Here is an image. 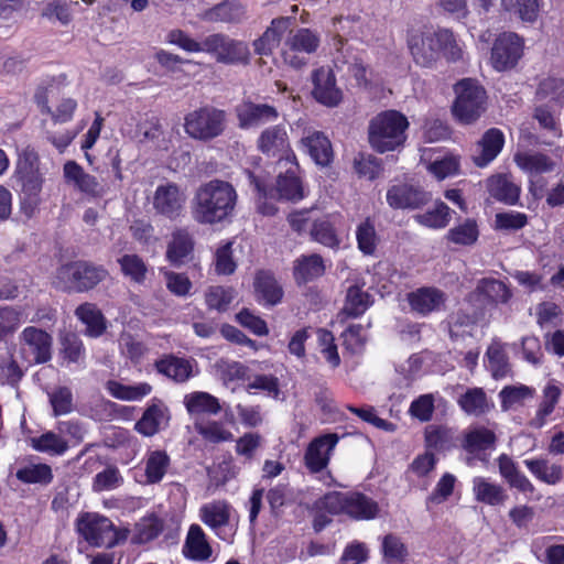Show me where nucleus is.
<instances>
[{"mask_svg":"<svg viewBox=\"0 0 564 564\" xmlns=\"http://www.w3.org/2000/svg\"><path fill=\"white\" fill-rule=\"evenodd\" d=\"M238 202L235 186L223 180L200 184L191 200V215L199 225H217L232 217Z\"/></svg>","mask_w":564,"mask_h":564,"instance_id":"nucleus-1","label":"nucleus"},{"mask_svg":"<svg viewBox=\"0 0 564 564\" xmlns=\"http://www.w3.org/2000/svg\"><path fill=\"white\" fill-rule=\"evenodd\" d=\"M409 128L408 118L397 110H386L369 121L368 140L379 153L395 151L403 147Z\"/></svg>","mask_w":564,"mask_h":564,"instance_id":"nucleus-2","label":"nucleus"},{"mask_svg":"<svg viewBox=\"0 0 564 564\" xmlns=\"http://www.w3.org/2000/svg\"><path fill=\"white\" fill-rule=\"evenodd\" d=\"M226 126V111L213 106L197 108L184 118V130L188 137L204 142L221 135Z\"/></svg>","mask_w":564,"mask_h":564,"instance_id":"nucleus-3","label":"nucleus"},{"mask_svg":"<svg viewBox=\"0 0 564 564\" xmlns=\"http://www.w3.org/2000/svg\"><path fill=\"white\" fill-rule=\"evenodd\" d=\"M456 99L453 106L454 116L462 123L476 121L486 109V90L471 78H464L455 85Z\"/></svg>","mask_w":564,"mask_h":564,"instance_id":"nucleus-4","label":"nucleus"},{"mask_svg":"<svg viewBox=\"0 0 564 564\" xmlns=\"http://www.w3.org/2000/svg\"><path fill=\"white\" fill-rule=\"evenodd\" d=\"M204 50L223 64H248L250 59V50L246 42L223 33L206 36Z\"/></svg>","mask_w":564,"mask_h":564,"instance_id":"nucleus-5","label":"nucleus"},{"mask_svg":"<svg viewBox=\"0 0 564 564\" xmlns=\"http://www.w3.org/2000/svg\"><path fill=\"white\" fill-rule=\"evenodd\" d=\"M319 37L310 29H299L290 32L282 47V58L293 68H301L307 64V55L316 52Z\"/></svg>","mask_w":564,"mask_h":564,"instance_id":"nucleus-6","label":"nucleus"},{"mask_svg":"<svg viewBox=\"0 0 564 564\" xmlns=\"http://www.w3.org/2000/svg\"><path fill=\"white\" fill-rule=\"evenodd\" d=\"M77 530L94 546L112 547L118 541V533L112 522L97 513H85L77 520Z\"/></svg>","mask_w":564,"mask_h":564,"instance_id":"nucleus-7","label":"nucleus"},{"mask_svg":"<svg viewBox=\"0 0 564 564\" xmlns=\"http://www.w3.org/2000/svg\"><path fill=\"white\" fill-rule=\"evenodd\" d=\"M24 357L32 364H45L52 358V336L37 327H25L20 334Z\"/></svg>","mask_w":564,"mask_h":564,"instance_id":"nucleus-8","label":"nucleus"},{"mask_svg":"<svg viewBox=\"0 0 564 564\" xmlns=\"http://www.w3.org/2000/svg\"><path fill=\"white\" fill-rule=\"evenodd\" d=\"M185 202V192L172 182L159 185L153 195V208L155 212L171 220L178 218L183 214Z\"/></svg>","mask_w":564,"mask_h":564,"instance_id":"nucleus-9","label":"nucleus"},{"mask_svg":"<svg viewBox=\"0 0 564 564\" xmlns=\"http://www.w3.org/2000/svg\"><path fill=\"white\" fill-rule=\"evenodd\" d=\"M523 43L516 33H502L491 48V64L495 69L502 72L517 65L522 56Z\"/></svg>","mask_w":564,"mask_h":564,"instance_id":"nucleus-10","label":"nucleus"},{"mask_svg":"<svg viewBox=\"0 0 564 564\" xmlns=\"http://www.w3.org/2000/svg\"><path fill=\"white\" fill-rule=\"evenodd\" d=\"M17 174L22 184L23 194L30 199H35L42 189L43 176L39 169V155L33 149L26 148L21 153Z\"/></svg>","mask_w":564,"mask_h":564,"instance_id":"nucleus-11","label":"nucleus"},{"mask_svg":"<svg viewBox=\"0 0 564 564\" xmlns=\"http://www.w3.org/2000/svg\"><path fill=\"white\" fill-rule=\"evenodd\" d=\"M235 111L239 128L245 130L274 122L279 117L275 107L251 100H243L236 107Z\"/></svg>","mask_w":564,"mask_h":564,"instance_id":"nucleus-12","label":"nucleus"},{"mask_svg":"<svg viewBox=\"0 0 564 564\" xmlns=\"http://www.w3.org/2000/svg\"><path fill=\"white\" fill-rule=\"evenodd\" d=\"M445 31L424 33L410 42L411 54L417 65L431 67L440 57V41H446Z\"/></svg>","mask_w":564,"mask_h":564,"instance_id":"nucleus-13","label":"nucleus"},{"mask_svg":"<svg viewBox=\"0 0 564 564\" xmlns=\"http://www.w3.org/2000/svg\"><path fill=\"white\" fill-rule=\"evenodd\" d=\"M64 178L66 183L72 184L82 193L93 196H104L108 188L98 180L84 171V169L75 161H67L63 167Z\"/></svg>","mask_w":564,"mask_h":564,"instance_id":"nucleus-14","label":"nucleus"},{"mask_svg":"<svg viewBox=\"0 0 564 564\" xmlns=\"http://www.w3.org/2000/svg\"><path fill=\"white\" fill-rule=\"evenodd\" d=\"M315 99L328 107L337 106L341 100V91L336 87V79L330 68L321 67L313 74Z\"/></svg>","mask_w":564,"mask_h":564,"instance_id":"nucleus-15","label":"nucleus"},{"mask_svg":"<svg viewBox=\"0 0 564 564\" xmlns=\"http://www.w3.org/2000/svg\"><path fill=\"white\" fill-rule=\"evenodd\" d=\"M301 145L317 165L327 166L333 160L332 143L322 131L305 130Z\"/></svg>","mask_w":564,"mask_h":564,"instance_id":"nucleus-16","label":"nucleus"},{"mask_svg":"<svg viewBox=\"0 0 564 564\" xmlns=\"http://www.w3.org/2000/svg\"><path fill=\"white\" fill-rule=\"evenodd\" d=\"M338 442L336 434H326L310 443L304 460L312 473L323 470L329 462V453Z\"/></svg>","mask_w":564,"mask_h":564,"instance_id":"nucleus-17","label":"nucleus"},{"mask_svg":"<svg viewBox=\"0 0 564 564\" xmlns=\"http://www.w3.org/2000/svg\"><path fill=\"white\" fill-rule=\"evenodd\" d=\"M505 143L503 133L496 128L487 130L476 143L473 161L478 167H485L501 152Z\"/></svg>","mask_w":564,"mask_h":564,"instance_id":"nucleus-18","label":"nucleus"},{"mask_svg":"<svg viewBox=\"0 0 564 564\" xmlns=\"http://www.w3.org/2000/svg\"><path fill=\"white\" fill-rule=\"evenodd\" d=\"M427 194L408 184L391 186L387 192V202L392 208H417L427 202Z\"/></svg>","mask_w":564,"mask_h":564,"instance_id":"nucleus-19","label":"nucleus"},{"mask_svg":"<svg viewBox=\"0 0 564 564\" xmlns=\"http://www.w3.org/2000/svg\"><path fill=\"white\" fill-rule=\"evenodd\" d=\"M257 148L268 156H281L290 149L286 130L283 126H272L264 129L258 140Z\"/></svg>","mask_w":564,"mask_h":564,"instance_id":"nucleus-20","label":"nucleus"},{"mask_svg":"<svg viewBox=\"0 0 564 564\" xmlns=\"http://www.w3.org/2000/svg\"><path fill=\"white\" fill-rule=\"evenodd\" d=\"M212 553L213 549L203 529L198 524H192L183 545L184 556L194 561H206Z\"/></svg>","mask_w":564,"mask_h":564,"instance_id":"nucleus-21","label":"nucleus"},{"mask_svg":"<svg viewBox=\"0 0 564 564\" xmlns=\"http://www.w3.org/2000/svg\"><path fill=\"white\" fill-rule=\"evenodd\" d=\"M169 421L167 409L159 400H153L141 419L135 423V430L144 436L155 435Z\"/></svg>","mask_w":564,"mask_h":564,"instance_id":"nucleus-22","label":"nucleus"},{"mask_svg":"<svg viewBox=\"0 0 564 564\" xmlns=\"http://www.w3.org/2000/svg\"><path fill=\"white\" fill-rule=\"evenodd\" d=\"M411 308L422 315L438 311L444 302V293L434 288H421L408 296Z\"/></svg>","mask_w":564,"mask_h":564,"instance_id":"nucleus-23","label":"nucleus"},{"mask_svg":"<svg viewBox=\"0 0 564 564\" xmlns=\"http://www.w3.org/2000/svg\"><path fill=\"white\" fill-rule=\"evenodd\" d=\"M290 24L291 18L273 19L262 36L253 42L256 53L260 55L270 54L279 45L283 33L290 28Z\"/></svg>","mask_w":564,"mask_h":564,"instance_id":"nucleus-24","label":"nucleus"},{"mask_svg":"<svg viewBox=\"0 0 564 564\" xmlns=\"http://www.w3.org/2000/svg\"><path fill=\"white\" fill-rule=\"evenodd\" d=\"M561 388L553 381L547 382L542 391V400L538 406L534 416L530 420L529 425L533 429H541L545 425L546 419L553 413L560 397Z\"/></svg>","mask_w":564,"mask_h":564,"instance_id":"nucleus-25","label":"nucleus"},{"mask_svg":"<svg viewBox=\"0 0 564 564\" xmlns=\"http://www.w3.org/2000/svg\"><path fill=\"white\" fill-rule=\"evenodd\" d=\"M487 189L495 199L514 205L520 195V187L505 174L492 175L487 180Z\"/></svg>","mask_w":564,"mask_h":564,"instance_id":"nucleus-26","label":"nucleus"},{"mask_svg":"<svg viewBox=\"0 0 564 564\" xmlns=\"http://www.w3.org/2000/svg\"><path fill=\"white\" fill-rule=\"evenodd\" d=\"M378 503L360 492H348L346 514L355 520H371L378 516Z\"/></svg>","mask_w":564,"mask_h":564,"instance_id":"nucleus-27","label":"nucleus"},{"mask_svg":"<svg viewBox=\"0 0 564 564\" xmlns=\"http://www.w3.org/2000/svg\"><path fill=\"white\" fill-rule=\"evenodd\" d=\"M75 315L86 325L85 333L87 336L97 338L105 333L107 328L106 318L95 304L84 303L79 305Z\"/></svg>","mask_w":564,"mask_h":564,"instance_id":"nucleus-28","label":"nucleus"},{"mask_svg":"<svg viewBox=\"0 0 564 564\" xmlns=\"http://www.w3.org/2000/svg\"><path fill=\"white\" fill-rule=\"evenodd\" d=\"M231 507L225 500H214L199 509L200 520L210 529L217 530L230 521Z\"/></svg>","mask_w":564,"mask_h":564,"instance_id":"nucleus-29","label":"nucleus"},{"mask_svg":"<svg viewBox=\"0 0 564 564\" xmlns=\"http://www.w3.org/2000/svg\"><path fill=\"white\" fill-rule=\"evenodd\" d=\"M253 286L258 300L268 305H275L282 299V288L278 284L274 276L268 271H259L257 273Z\"/></svg>","mask_w":564,"mask_h":564,"instance_id":"nucleus-30","label":"nucleus"},{"mask_svg":"<svg viewBox=\"0 0 564 564\" xmlns=\"http://www.w3.org/2000/svg\"><path fill=\"white\" fill-rule=\"evenodd\" d=\"M194 241L186 229H176L172 234V239L167 246L166 257L173 264H182L192 253Z\"/></svg>","mask_w":564,"mask_h":564,"instance_id":"nucleus-31","label":"nucleus"},{"mask_svg":"<svg viewBox=\"0 0 564 564\" xmlns=\"http://www.w3.org/2000/svg\"><path fill=\"white\" fill-rule=\"evenodd\" d=\"M294 278L297 283H306L321 276L325 265L321 256L313 253L301 256L294 261Z\"/></svg>","mask_w":564,"mask_h":564,"instance_id":"nucleus-32","label":"nucleus"},{"mask_svg":"<svg viewBox=\"0 0 564 564\" xmlns=\"http://www.w3.org/2000/svg\"><path fill=\"white\" fill-rule=\"evenodd\" d=\"M516 164L530 175L552 172L555 163L545 154L538 152H519L514 155Z\"/></svg>","mask_w":564,"mask_h":564,"instance_id":"nucleus-33","label":"nucleus"},{"mask_svg":"<svg viewBox=\"0 0 564 564\" xmlns=\"http://www.w3.org/2000/svg\"><path fill=\"white\" fill-rule=\"evenodd\" d=\"M473 492L478 502L489 506L502 505L507 499L506 491L500 485L490 482L482 477L473 479Z\"/></svg>","mask_w":564,"mask_h":564,"instance_id":"nucleus-34","label":"nucleus"},{"mask_svg":"<svg viewBox=\"0 0 564 564\" xmlns=\"http://www.w3.org/2000/svg\"><path fill=\"white\" fill-rule=\"evenodd\" d=\"M83 261L61 265L55 273L53 284L65 292H79V274Z\"/></svg>","mask_w":564,"mask_h":564,"instance_id":"nucleus-35","label":"nucleus"},{"mask_svg":"<svg viewBox=\"0 0 564 564\" xmlns=\"http://www.w3.org/2000/svg\"><path fill=\"white\" fill-rule=\"evenodd\" d=\"M370 306V295L358 285H351L347 290L346 301L339 316L358 317Z\"/></svg>","mask_w":564,"mask_h":564,"instance_id":"nucleus-36","label":"nucleus"},{"mask_svg":"<svg viewBox=\"0 0 564 564\" xmlns=\"http://www.w3.org/2000/svg\"><path fill=\"white\" fill-rule=\"evenodd\" d=\"M524 465L539 480L547 485H555L562 480V467L550 464L546 459H525Z\"/></svg>","mask_w":564,"mask_h":564,"instance_id":"nucleus-37","label":"nucleus"},{"mask_svg":"<svg viewBox=\"0 0 564 564\" xmlns=\"http://www.w3.org/2000/svg\"><path fill=\"white\" fill-rule=\"evenodd\" d=\"M245 15V8L235 2H221L206 12V19L212 22L238 23Z\"/></svg>","mask_w":564,"mask_h":564,"instance_id":"nucleus-38","label":"nucleus"},{"mask_svg":"<svg viewBox=\"0 0 564 564\" xmlns=\"http://www.w3.org/2000/svg\"><path fill=\"white\" fill-rule=\"evenodd\" d=\"M476 290L495 304H507L512 297L510 289L502 281L490 278L481 279Z\"/></svg>","mask_w":564,"mask_h":564,"instance_id":"nucleus-39","label":"nucleus"},{"mask_svg":"<svg viewBox=\"0 0 564 564\" xmlns=\"http://www.w3.org/2000/svg\"><path fill=\"white\" fill-rule=\"evenodd\" d=\"M276 193L280 199L296 202L303 198V187L292 169L284 175L280 174L276 181Z\"/></svg>","mask_w":564,"mask_h":564,"instance_id":"nucleus-40","label":"nucleus"},{"mask_svg":"<svg viewBox=\"0 0 564 564\" xmlns=\"http://www.w3.org/2000/svg\"><path fill=\"white\" fill-rule=\"evenodd\" d=\"M535 390L525 384L506 386L500 392L499 398L503 411H509L517 405H522L525 400L534 397Z\"/></svg>","mask_w":564,"mask_h":564,"instance_id":"nucleus-41","label":"nucleus"},{"mask_svg":"<svg viewBox=\"0 0 564 564\" xmlns=\"http://www.w3.org/2000/svg\"><path fill=\"white\" fill-rule=\"evenodd\" d=\"M159 372L173 379L176 382L186 381L192 372L191 364L182 358L167 357L156 364Z\"/></svg>","mask_w":564,"mask_h":564,"instance_id":"nucleus-42","label":"nucleus"},{"mask_svg":"<svg viewBox=\"0 0 564 564\" xmlns=\"http://www.w3.org/2000/svg\"><path fill=\"white\" fill-rule=\"evenodd\" d=\"M23 377V371L14 359L9 347L0 348V382L17 384Z\"/></svg>","mask_w":564,"mask_h":564,"instance_id":"nucleus-43","label":"nucleus"},{"mask_svg":"<svg viewBox=\"0 0 564 564\" xmlns=\"http://www.w3.org/2000/svg\"><path fill=\"white\" fill-rule=\"evenodd\" d=\"M458 404L469 415H481L488 411V401L485 391L481 388L468 389L458 399Z\"/></svg>","mask_w":564,"mask_h":564,"instance_id":"nucleus-44","label":"nucleus"},{"mask_svg":"<svg viewBox=\"0 0 564 564\" xmlns=\"http://www.w3.org/2000/svg\"><path fill=\"white\" fill-rule=\"evenodd\" d=\"M506 11L513 12L523 22L534 23L540 13L539 0H501Z\"/></svg>","mask_w":564,"mask_h":564,"instance_id":"nucleus-45","label":"nucleus"},{"mask_svg":"<svg viewBox=\"0 0 564 564\" xmlns=\"http://www.w3.org/2000/svg\"><path fill=\"white\" fill-rule=\"evenodd\" d=\"M107 389L112 397L124 401L140 400L152 391V387L145 382L126 386L117 381H108Z\"/></svg>","mask_w":564,"mask_h":564,"instance_id":"nucleus-46","label":"nucleus"},{"mask_svg":"<svg viewBox=\"0 0 564 564\" xmlns=\"http://www.w3.org/2000/svg\"><path fill=\"white\" fill-rule=\"evenodd\" d=\"M185 404L191 414H217L220 411L218 400L207 392H195L187 395Z\"/></svg>","mask_w":564,"mask_h":564,"instance_id":"nucleus-47","label":"nucleus"},{"mask_svg":"<svg viewBox=\"0 0 564 564\" xmlns=\"http://www.w3.org/2000/svg\"><path fill=\"white\" fill-rule=\"evenodd\" d=\"M170 458L162 451L151 452L145 462L147 481L150 484L159 482L166 473Z\"/></svg>","mask_w":564,"mask_h":564,"instance_id":"nucleus-48","label":"nucleus"},{"mask_svg":"<svg viewBox=\"0 0 564 564\" xmlns=\"http://www.w3.org/2000/svg\"><path fill=\"white\" fill-rule=\"evenodd\" d=\"M425 442L429 447L447 449L454 445V431L446 426L429 425L425 429Z\"/></svg>","mask_w":564,"mask_h":564,"instance_id":"nucleus-49","label":"nucleus"},{"mask_svg":"<svg viewBox=\"0 0 564 564\" xmlns=\"http://www.w3.org/2000/svg\"><path fill=\"white\" fill-rule=\"evenodd\" d=\"M31 442L36 451L52 455H62L68 448L67 442L54 432H46Z\"/></svg>","mask_w":564,"mask_h":564,"instance_id":"nucleus-50","label":"nucleus"},{"mask_svg":"<svg viewBox=\"0 0 564 564\" xmlns=\"http://www.w3.org/2000/svg\"><path fill=\"white\" fill-rule=\"evenodd\" d=\"M478 228L475 220L466 219L447 232V239L456 245L469 246L476 242L478 238Z\"/></svg>","mask_w":564,"mask_h":564,"instance_id":"nucleus-51","label":"nucleus"},{"mask_svg":"<svg viewBox=\"0 0 564 564\" xmlns=\"http://www.w3.org/2000/svg\"><path fill=\"white\" fill-rule=\"evenodd\" d=\"M121 272L135 283H142L147 274L144 261L137 254H124L118 259Z\"/></svg>","mask_w":564,"mask_h":564,"instance_id":"nucleus-52","label":"nucleus"},{"mask_svg":"<svg viewBox=\"0 0 564 564\" xmlns=\"http://www.w3.org/2000/svg\"><path fill=\"white\" fill-rule=\"evenodd\" d=\"M17 478L25 484H48L53 475L48 465L32 464L20 468L17 471Z\"/></svg>","mask_w":564,"mask_h":564,"instance_id":"nucleus-53","label":"nucleus"},{"mask_svg":"<svg viewBox=\"0 0 564 564\" xmlns=\"http://www.w3.org/2000/svg\"><path fill=\"white\" fill-rule=\"evenodd\" d=\"M449 219V208L442 202L437 203L433 209L415 216L417 223L430 228H444Z\"/></svg>","mask_w":564,"mask_h":564,"instance_id":"nucleus-54","label":"nucleus"},{"mask_svg":"<svg viewBox=\"0 0 564 564\" xmlns=\"http://www.w3.org/2000/svg\"><path fill=\"white\" fill-rule=\"evenodd\" d=\"M195 430L204 440L212 443H220L231 441L234 435L230 431L226 430L223 423L217 421L197 422Z\"/></svg>","mask_w":564,"mask_h":564,"instance_id":"nucleus-55","label":"nucleus"},{"mask_svg":"<svg viewBox=\"0 0 564 564\" xmlns=\"http://www.w3.org/2000/svg\"><path fill=\"white\" fill-rule=\"evenodd\" d=\"M215 368L220 379L225 382H231L236 380H247L248 377V368L234 360L228 359H219L215 364Z\"/></svg>","mask_w":564,"mask_h":564,"instance_id":"nucleus-56","label":"nucleus"},{"mask_svg":"<svg viewBox=\"0 0 564 564\" xmlns=\"http://www.w3.org/2000/svg\"><path fill=\"white\" fill-rule=\"evenodd\" d=\"M107 275L108 272L102 267L83 261L78 283L79 292L94 289L99 282L104 281Z\"/></svg>","mask_w":564,"mask_h":564,"instance_id":"nucleus-57","label":"nucleus"},{"mask_svg":"<svg viewBox=\"0 0 564 564\" xmlns=\"http://www.w3.org/2000/svg\"><path fill=\"white\" fill-rule=\"evenodd\" d=\"M495 441L496 436L494 432L484 427H479L471 430L466 434L464 447L468 452L475 453L489 448L494 445Z\"/></svg>","mask_w":564,"mask_h":564,"instance_id":"nucleus-58","label":"nucleus"},{"mask_svg":"<svg viewBox=\"0 0 564 564\" xmlns=\"http://www.w3.org/2000/svg\"><path fill=\"white\" fill-rule=\"evenodd\" d=\"M23 313L12 306L0 307V341L13 334L23 321Z\"/></svg>","mask_w":564,"mask_h":564,"instance_id":"nucleus-59","label":"nucleus"},{"mask_svg":"<svg viewBox=\"0 0 564 564\" xmlns=\"http://www.w3.org/2000/svg\"><path fill=\"white\" fill-rule=\"evenodd\" d=\"M50 403L53 408L54 416L67 414L73 410V394L69 388L58 387L48 393Z\"/></svg>","mask_w":564,"mask_h":564,"instance_id":"nucleus-60","label":"nucleus"},{"mask_svg":"<svg viewBox=\"0 0 564 564\" xmlns=\"http://www.w3.org/2000/svg\"><path fill=\"white\" fill-rule=\"evenodd\" d=\"M205 299L209 308L226 311L234 300V290L224 286H212L206 292Z\"/></svg>","mask_w":564,"mask_h":564,"instance_id":"nucleus-61","label":"nucleus"},{"mask_svg":"<svg viewBox=\"0 0 564 564\" xmlns=\"http://www.w3.org/2000/svg\"><path fill=\"white\" fill-rule=\"evenodd\" d=\"M347 496L348 492H328L316 501V507L319 510L327 511L330 514H346Z\"/></svg>","mask_w":564,"mask_h":564,"instance_id":"nucleus-62","label":"nucleus"},{"mask_svg":"<svg viewBox=\"0 0 564 564\" xmlns=\"http://www.w3.org/2000/svg\"><path fill=\"white\" fill-rule=\"evenodd\" d=\"M528 224V216L520 212H503L495 216V226L499 230H519Z\"/></svg>","mask_w":564,"mask_h":564,"instance_id":"nucleus-63","label":"nucleus"},{"mask_svg":"<svg viewBox=\"0 0 564 564\" xmlns=\"http://www.w3.org/2000/svg\"><path fill=\"white\" fill-rule=\"evenodd\" d=\"M427 170L441 181L458 173L459 161L454 155L444 156L430 163Z\"/></svg>","mask_w":564,"mask_h":564,"instance_id":"nucleus-64","label":"nucleus"}]
</instances>
